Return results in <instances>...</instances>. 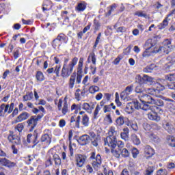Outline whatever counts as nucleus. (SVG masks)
Returning a JSON list of instances; mask_svg holds the SVG:
<instances>
[{
    "label": "nucleus",
    "mask_w": 175,
    "mask_h": 175,
    "mask_svg": "<svg viewBox=\"0 0 175 175\" xmlns=\"http://www.w3.org/2000/svg\"><path fill=\"white\" fill-rule=\"evenodd\" d=\"M75 161L77 167H83L85 163V161H87V156L84 154H76Z\"/></svg>",
    "instance_id": "9d476101"
},
{
    "label": "nucleus",
    "mask_w": 175,
    "mask_h": 175,
    "mask_svg": "<svg viewBox=\"0 0 175 175\" xmlns=\"http://www.w3.org/2000/svg\"><path fill=\"white\" fill-rule=\"evenodd\" d=\"M94 27L96 31H98V29H99V27H100V24L99 23V21L96 19L94 20Z\"/></svg>",
    "instance_id": "5fc2aeb1"
},
{
    "label": "nucleus",
    "mask_w": 175,
    "mask_h": 175,
    "mask_svg": "<svg viewBox=\"0 0 175 175\" xmlns=\"http://www.w3.org/2000/svg\"><path fill=\"white\" fill-rule=\"evenodd\" d=\"M83 109L88 111L90 114H91V113H92V111H91V105H90L89 103H83Z\"/></svg>",
    "instance_id": "ea45409f"
},
{
    "label": "nucleus",
    "mask_w": 175,
    "mask_h": 175,
    "mask_svg": "<svg viewBox=\"0 0 175 175\" xmlns=\"http://www.w3.org/2000/svg\"><path fill=\"white\" fill-rule=\"evenodd\" d=\"M135 16H137L138 17H144V18H147V14L143 11H137L135 13Z\"/></svg>",
    "instance_id": "c03bdc74"
},
{
    "label": "nucleus",
    "mask_w": 175,
    "mask_h": 175,
    "mask_svg": "<svg viewBox=\"0 0 175 175\" xmlns=\"http://www.w3.org/2000/svg\"><path fill=\"white\" fill-rule=\"evenodd\" d=\"M120 136L122 139H123V140H125V142H126V140L129 139V129H128V127L124 128L123 132L121 133Z\"/></svg>",
    "instance_id": "4be33fe9"
},
{
    "label": "nucleus",
    "mask_w": 175,
    "mask_h": 175,
    "mask_svg": "<svg viewBox=\"0 0 175 175\" xmlns=\"http://www.w3.org/2000/svg\"><path fill=\"white\" fill-rule=\"evenodd\" d=\"M76 81V72H74L72 75H71L69 80V88L72 90L73 87H75V83Z\"/></svg>",
    "instance_id": "bb28decb"
},
{
    "label": "nucleus",
    "mask_w": 175,
    "mask_h": 175,
    "mask_svg": "<svg viewBox=\"0 0 175 175\" xmlns=\"http://www.w3.org/2000/svg\"><path fill=\"white\" fill-rule=\"evenodd\" d=\"M133 106L137 110H144L147 111L148 110H152V107L148 104H144V103H140L139 101L136 100L133 103Z\"/></svg>",
    "instance_id": "1a4fd4ad"
},
{
    "label": "nucleus",
    "mask_w": 175,
    "mask_h": 175,
    "mask_svg": "<svg viewBox=\"0 0 175 175\" xmlns=\"http://www.w3.org/2000/svg\"><path fill=\"white\" fill-rule=\"evenodd\" d=\"M89 58H92L93 65H96V56L95 55V53H90L89 55Z\"/></svg>",
    "instance_id": "de8ad7c7"
},
{
    "label": "nucleus",
    "mask_w": 175,
    "mask_h": 175,
    "mask_svg": "<svg viewBox=\"0 0 175 175\" xmlns=\"http://www.w3.org/2000/svg\"><path fill=\"white\" fill-rule=\"evenodd\" d=\"M90 142H91V137L87 134L83 135L78 139V143H79L81 146H87Z\"/></svg>",
    "instance_id": "ddd939ff"
},
{
    "label": "nucleus",
    "mask_w": 175,
    "mask_h": 175,
    "mask_svg": "<svg viewBox=\"0 0 175 175\" xmlns=\"http://www.w3.org/2000/svg\"><path fill=\"white\" fill-rule=\"evenodd\" d=\"M98 91H99V87L98 86L92 85V86H90L89 88V92L90 94H95V92H98Z\"/></svg>",
    "instance_id": "a19ab883"
},
{
    "label": "nucleus",
    "mask_w": 175,
    "mask_h": 175,
    "mask_svg": "<svg viewBox=\"0 0 175 175\" xmlns=\"http://www.w3.org/2000/svg\"><path fill=\"white\" fill-rule=\"evenodd\" d=\"M152 107V110H154L153 111H154L155 113H163V111H162V109L160 107L154 106V107Z\"/></svg>",
    "instance_id": "603ef678"
},
{
    "label": "nucleus",
    "mask_w": 175,
    "mask_h": 175,
    "mask_svg": "<svg viewBox=\"0 0 175 175\" xmlns=\"http://www.w3.org/2000/svg\"><path fill=\"white\" fill-rule=\"evenodd\" d=\"M111 106H113V103H111L109 105L104 106V113H107L109 111H111Z\"/></svg>",
    "instance_id": "4d7b16f0"
},
{
    "label": "nucleus",
    "mask_w": 175,
    "mask_h": 175,
    "mask_svg": "<svg viewBox=\"0 0 175 175\" xmlns=\"http://www.w3.org/2000/svg\"><path fill=\"white\" fill-rule=\"evenodd\" d=\"M96 155L95 152H92L91 153L90 159L92 161V167L94 169V170H98V169L100 167V165H102V157L99 154H98L96 157Z\"/></svg>",
    "instance_id": "39448f33"
},
{
    "label": "nucleus",
    "mask_w": 175,
    "mask_h": 175,
    "mask_svg": "<svg viewBox=\"0 0 175 175\" xmlns=\"http://www.w3.org/2000/svg\"><path fill=\"white\" fill-rule=\"evenodd\" d=\"M165 80L167 81H175V74H170L165 76Z\"/></svg>",
    "instance_id": "79ce46f5"
},
{
    "label": "nucleus",
    "mask_w": 175,
    "mask_h": 175,
    "mask_svg": "<svg viewBox=\"0 0 175 175\" xmlns=\"http://www.w3.org/2000/svg\"><path fill=\"white\" fill-rule=\"evenodd\" d=\"M144 154L146 158H151L155 154L154 149L150 146H146L144 148Z\"/></svg>",
    "instance_id": "6ab92c4d"
},
{
    "label": "nucleus",
    "mask_w": 175,
    "mask_h": 175,
    "mask_svg": "<svg viewBox=\"0 0 175 175\" xmlns=\"http://www.w3.org/2000/svg\"><path fill=\"white\" fill-rule=\"evenodd\" d=\"M139 99L144 105H152L154 103V98L146 94H142L139 96Z\"/></svg>",
    "instance_id": "0eeeda50"
},
{
    "label": "nucleus",
    "mask_w": 175,
    "mask_h": 175,
    "mask_svg": "<svg viewBox=\"0 0 175 175\" xmlns=\"http://www.w3.org/2000/svg\"><path fill=\"white\" fill-rule=\"evenodd\" d=\"M29 113L28 112H22L15 120V124L17 122H23V121H25V120H28L29 118Z\"/></svg>",
    "instance_id": "2eb2a0df"
},
{
    "label": "nucleus",
    "mask_w": 175,
    "mask_h": 175,
    "mask_svg": "<svg viewBox=\"0 0 175 175\" xmlns=\"http://www.w3.org/2000/svg\"><path fill=\"white\" fill-rule=\"evenodd\" d=\"M169 17L170 16H167V17L163 21V22L158 25L159 29H164V28H166V27H167L169 24L167 19L169 18Z\"/></svg>",
    "instance_id": "a878e982"
},
{
    "label": "nucleus",
    "mask_w": 175,
    "mask_h": 175,
    "mask_svg": "<svg viewBox=\"0 0 175 175\" xmlns=\"http://www.w3.org/2000/svg\"><path fill=\"white\" fill-rule=\"evenodd\" d=\"M108 147L111 148V152L113 154L116 158H120L121 155V149L117 148V143H115V145L111 146L110 144H107Z\"/></svg>",
    "instance_id": "4468645a"
},
{
    "label": "nucleus",
    "mask_w": 175,
    "mask_h": 175,
    "mask_svg": "<svg viewBox=\"0 0 175 175\" xmlns=\"http://www.w3.org/2000/svg\"><path fill=\"white\" fill-rule=\"evenodd\" d=\"M129 170H130V172L131 173V175H139V174H140V172H139V171H136L135 170V168L130 167Z\"/></svg>",
    "instance_id": "0e129e2a"
},
{
    "label": "nucleus",
    "mask_w": 175,
    "mask_h": 175,
    "mask_svg": "<svg viewBox=\"0 0 175 175\" xmlns=\"http://www.w3.org/2000/svg\"><path fill=\"white\" fill-rule=\"evenodd\" d=\"M56 39L61 42V40H65V39H66V37L65 36V35L60 33Z\"/></svg>",
    "instance_id": "774afa93"
},
{
    "label": "nucleus",
    "mask_w": 175,
    "mask_h": 175,
    "mask_svg": "<svg viewBox=\"0 0 175 175\" xmlns=\"http://www.w3.org/2000/svg\"><path fill=\"white\" fill-rule=\"evenodd\" d=\"M15 129L18 131L19 132H23V129H24V124L23 123H19L15 127Z\"/></svg>",
    "instance_id": "13d9d810"
},
{
    "label": "nucleus",
    "mask_w": 175,
    "mask_h": 175,
    "mask_svg": "<svg viewBox=\"0 0 175 175\" xmlns=\"http://www.w3.org/2000/svg\"><path fill=\"white\" fill-rule=\"evenodd\" d=\"M44 114L41 113L36 116H31L29 119L27 120V126L30 127V131L32 132L38 125V122L44 117Z\"/></svg>",
    "instance_id": "20e7f679"
},
{
    "label": "nucleus",
    "mask_w": 175,
    "mask_h": 175,
    "mask_svg": "<svg viewBox=\"0 0 175 175\" xmlns=\"http://www.w3.org/2000/svg\"><path fill=\"white\" fill-rule=\"evenodd\" d=\"M117 4L113 3L109 8H108V12L106 14V16H111V13H113V12L117 9Z\"/></svg>",
    "instance_id": "473e14b6"
},
{
    "label": "nucleus",
    "mask_w": 175,
    "mask_h": 175,
    "mask_svg": "<svg viewBox=\"0 0 175 175\" xmlns=\"http://www.w3.org/2000/svg\"><path fill=\"white\" fill-rule=\"evenodd\" d=\"M154 69H155V64H150L144 68V72L145 73H151V72H152Z\"/></svg>",
    "instance_id": "72a5a7b5"
},
{
    "label": "nucleus",
    "mask_w": 175,
    "mask_h": 175,
    "mask_svg": "<svg viewBox=\"0 0 175 175\" xmlns=\"http://www.w3.org/2000/svg\"><path fill=\"white\" fill-rule=\"evenodd\" d=\"M87 8L85 2L79 3L75 8L77 12H84Z\"/></svg>",
    "instance_id": "5701e85b"
},
{
    "label": "nucleus",
    "mask_w": 175,
    "mask_h": 175,
    "mask_svg": "<svg viewBox=\"0 0 175 175\" xmlns=\"http://www.w3.org/2000/svg\"><path fill=\"white\" fill-rule=\"evenodd\" d=\"M119 148V150H122L124 148V142L122 141H118L116 143V148Z\"/></svg>",
    "instance_id": "052dcab7"
},
{
    "label": "nucleus",
    "mask_w": 175,
    "mask_h": 175,
    "mask_svg": "<svg viewBox=\"0 0 175 175\" xmlns=\"http://www.w3.org/2000/svg\"><path fill=\"white\" fill-rule=\"evenodd\" d=\"M173 49L172 46V42L168 39L165 40L163 42V46H156L152 51V53L159 54H169Z\"/></svg>",
    "instance_id": "f257e3e1"
},
{
    "label": "nucleus",
    "mask_w": 175,
    "mask_h": 175,
    "mask_svg": "<svg viewBox=\"0 0 175 175\" xmlns=\"http://www.w3.org/2000/svg\"><path fill=\"white\" fill-rule=\"evenodd\" d=\"M9 142L11 143H14L15 144H21V139H20V137L17 135H14L12 134H10L8 137Z\"/></svg>",
    "instance_id": "f3484780"
},
{
    "label": "nucleus",
    "mask_w": 175,
    "mask_h": 175,
    "mask_svg": "<svg viewBox=\"0 0 175 175\" xmlns=\"http://www.w3.org/2000/svg\"><path fill=\"white\" fill-rule=\"evenodd\" d=\"M135 79L141 85L147 84V83H152L154 80V78L146 75H144L143 76L138 75L136 76Z\"/></svg>",
    "instance_id": "6e6552de"
},
{
    "label": "nucleus",
    "mask_w": 175,
    "mask_h": 175,
    "mask_svg": "<svg viewBox=\"0 0 175 175\" xmlns=\"http://www.w3.org/2000/svg\"><path fill=\"white\" fill-rule=\"evenodd\" d=\"M116 126H122L125 124V118L123 116H119L116 120Z\"/></svg>",
    "instance_id": "b1692460"
},
{
    "label": "nucleus",
    "mask_w": 175,
    "mask_h": 175,
    "mask_svg": "<svg viewBox=\"0 0 175 175\" xmlns=\"http://www.w3.org/2000/svg\"><path fill=\"white\" fill-rule=\"evenodd\" d=\"M0 109L2 110V111L4 110V113H8V110H9V104H1L0 106Z\"/></svg>",
    "instance_id": "8fccbe9b"
},
{
    "label": "nucleus",
    "mask_w": 175,
    "mask_h": 175,
    "mask_svg": "<svg viewBox=\"0 0 175 175\" xmlns=\"http://www.w3.org/2000/svg\"><path fill=\"white\" fill-rule=\"evenodd\" d=\"M167 141L169 146H170L171 147H175V137H173L172 135L167 136Z\"/></svg>",
    "instance_id": "c756f323"
},
{
    "label": "nucleus",
    "mask_w": 175,
    "mask_h": 175,
    "mask_svg": "<svg viewBox=\"0 0 175 175\" xmlns=\"http://www.w3.org/2000/svg\"><path fill=\"white\" fill-rule=\"evenodd\" d=\"M81 79H83V73H79V72H77V84H80V83H81Z\"/></svg>",
    "instance_id": "3c124183"
},
{
    "label": "nucleus",
    "mask_w": 175,
    "mask_h": 175,
    "mask_svg": "<svg viewBox=\"0 0 175 175\" xmlns=\"http://www.w3.org/2000/svg\"><path fill=\"white\" fill-rule=\"evenodd\" d=\"M0 163L3 165V166H7L8 167H14V163L11 162L6 158H0Z\"/></svg>",
    "instance_id": "aec40b11"
},
{
    "label": "nucleus",
    "mask_w": 175,
    "mask_h": 175,
    "mask_svg": "<svg viewBox=\"0 0 175 175\" xmlns=\"http://www.w3.org/2000/svg\"><path fill=\"white\" fill-rule=\"evenodd\" d=\"M155 85L157 87V88H149L148 89V94H150V95H154V96H156L157 98H160L161 95H159V94H161V91H163L165 90V87L161 84H159V83L157 82L155 83Z\"/></svg>",
    "instance_id": "423d86ee"
},
{
    "label": "nucleus",
    "mask_w": 175,
    "mask_h": 175,
    "mask_svg": "<svg viewBox=\"0 0 175 175\" xmlns=\"http://www.w3.org/2000/svg\"><path fill=\"white\" fill-rule=\"evenodd\" d=\"M122 59V57L121 56L118 55L117 58H116L113 61V64L114 65H118L120 64V62Z\"/></svg>",
    "instance_id": "69168bd1"
},
{
    "label": "nucleus",
    "mask_w": 175,
    "mask_h": 175,
    "mask_svg": "<svg viewBox=\"0 0 175 175\" xmlns=\"http://www.w3.org/2000/svg\"><path fill=\"white\" fill-rule=\"evenodd\" d=\"M144 92H146V88L140 83L135 88V92L136 94H143Z\"/></svg>",
    "instance_id": "cd10ccee"
},
{
    "label": "nucleus",
    "mask_w": 175,
    "mask_h": 175,
    "mask_svg": "<svg viewBox=\"0 0 175 175\" xmlns=\"http://www.w3.org/2000/svg\"><path fill=\"white\" fill-rule=\"evenodd\" d=\"M69 111V108H68V103H64L62 110V113L64 116L66 115V113Z\"/></svg>",
    "instance_id": "49530a36"
},
{
    "label": "nucleus",
    "mask_w": 175,
    "mask_h": 175,
    "mask_svg": "<svg viewBox=\"0 0 175 175\" xmlns=\"http://www.w3.org/2000/svg\"><path fill=\"white\" fill-rule=\"evenodd\" d=\"M132 154L133 158H137V155H139V150L136 148H133L132 149Z\"/></svg>",
    "instance_id": "864d4df0"
},
{
    "label": "nucleus",
    "mask_w": 175,
    "mask_h": 175,
    "mask_svg": "<svg viewBox=\"0 0 175 175\" xmlns=\"http://www.w3.org/2000/svg\"><path fill=\"white\" fill-rule=\"evenodd\" d=\"M109 136L104 139L105 146L110 144L111 146H115L117 143V131H116V127L111 126L108 132Z\"/></svg>",
    "instance_id": "7ed1b4c3"
},
{
    "label": "nucleus",
    "mask_w": 175,
    "mask_h": 175,
    "mask_svg": "<svg viewBox=\"0 0 175 175\" xmlns=\"http://www.w3.org/2000/svg\"><path fill=\"white\" fill-rule=\"evenodd\" d=\"M154 103L152 104V105H155L154 106H158L159 107H162V106H163L164 103H163V100H161V99H157L155 100L154 98Z\"/></svg>",
    "instance_id": "37998d69"
},
{
    "label": "nucleus",
    "mask_w": 175,
    "mask_h": 175,
    "mask_svg": "<svg viewBox=\"0 0 175 175\" xmlns=\"http://www.w3.org/2000/svg\"><path fill=\"white\" fill-rule=\"evenodd\" d=\"M146 175H151L152 173H154V167H148L146 169Z\"/></svg>",
    "instance_id": "bf43d9fd"
},
{
    "label": "nucleus",
    "mask_w": 175,
    "mask_h": 175,
    "mask_svg": "<svg viewBox=\"0 0 175 175\" xmlns=\"http://www.w3.org/2000/svg\"><path fill=\"white\" fill-rule=\"evenodd\" d=\"M100 109H102L100 106L99 105L96 106L94 110V116H93V118H94V120H96V118H98V114H99V111H100Z\"/></svg>",
    "instance_id": "a18cd8bd"
},
{
    "label": "nucleus",
    "mask_w": 175,
    "mask_h": 175,
    "mask_svg": "<svg viewBox=\"0 0 175 175\" xmlns=\"http://www.w3.org/2000/svg\"><path fill=\"white\" fill-rule=\"evenodd\" d=\"M80 120H81V117L80 116H78L77 117L76 122H75L76 128H80Z\"/></svg>",
    "instance_id": "e2e57ef3"
},
{
    "label": "nucleus",
    "mask_w": 175,
    "mask_h": 175,
    "mask_svg": "<svg viewBox=\"0 0 175 175\" xmlns=\"http://www.w3.org/2000/svg\"><path fill=\"white\" fill-rule=\"evenodd\" d=\"M163 128H164L168 133H173V132H174V126L169 122H164L163 123Z\"/></svg>",
    "instance_id": "a211bd4d"
},
{
    "label": "nucleus",
    "mask_w": 175,
    "mask_h": 175,
    "mask_svg": "<svg viewBox=\"0 0 175 175\" xmlns=\"http://www.w3.org/2000/svg\"><path fill=\"white\" fill-rule=\"evenodd\" d=\"M84 62V58L80 57L79 62L78 64L77 72L78 73H83V64Z\"/></svg>",
    "instance_id": "7c9ffc66"
},
{
    "label": "nucleus",
    "mask_w": 175,
    "mask_h": 175,
    "mask_svg": "<svg viewBox=\"0 0 175 175\" xmlns=\"http://www.w3.org/2000/svg\"><path fill=\"white\" fill-rule=\"evenodd\" d=\"M90 122V118H88V116L84 115L82 118L81 123L83 125V126H88Z\"/></svg>",
    "instance_id": "c9c22d12"
},
{
    "label": "nucleus",
    "mask_w": 175,
    "mask_h": 175,
    "mask_svg": "<svg viewBox=\"0 0 175 175\" xmlns=\"http://www.w3.org/2000/svg\"><path fill=\"white\" fill-rule=\"evenodd\" d=\"M33 145L31 146V148H35L38 144H39V141L38 140V133H36V131H34L33 135Z\"/></svg>",
    "instance_id": "c85d7f7f"
},
{
    "label": "nucleus",
    "mask_w": 175,
    "mask_h": 175,
    "mask_svg": "<svg viewBox=\"0 0 175 175\" xmlns=\"http://www.w3.org/2000/svg\"><path fill=\"white\" fill-rule=\"evenodd\" d=\"M151 112H148V118L151 121H160L161 118L158 116V113L153 111V109H149Z\"/></svg>",
    "instance_id": "dca6fc26"
},
{
    "label": "nucleus",
    "mask_w": 175,
    "mask_h": 175,
    "mask_svg": "<svg viewBox=\"0 0 175 175\" xmlns=\"http://www.w3.org/2000/svg\"><path fill=\"white\" fill-rule=\"evenodd\" d=\"M53 161L55 162V165L56 166L61 165V163H62L61 157H59V156L58 154H53Z\"/></svg>",
    "instance_id": "2f4dec72"
},
{
    "label": "nucleus",
    "mask_w": 175,
    "mask_h": 175,
    "mask_svg": "<svg viewBox=\"0 0 175 175\" xmlns=\"http://www.w3.org/2000/svg\"><path fill=\"white\" fill-rule=\"evenodd\" d=\"M129 151L126 148L120 150V155H122L123 158H128V157H129Z\"/></svg>",
    "instance_id": "58836bf2"
},
{
    "label": "nucleus",
    "mask_w": 175,
    "mask_h": 175,
    "mask_svg": "<svg viewBox=\"0 0 175 175\" xmlns=\"http://www.w3.org/2000/svg\"><path fill=\"white\" fill-rule=\"evenodd\" d=\"M132 91H133V85L127 86L125 90L120 93L121 99L125 100L128 98L129 95H131Z\"/></svg>",
    "instance_id": "9b49d317"
},
{
    "label": "nucleus",
    "mask_w": 175,
    "mask_h": 175,
    "mask_svg": "<svg viewBox=\"0 0 175 175\" xmlns=\"http://www.w3.org/2000/svg\"><path fill=\"white\" fill-rule=\"evenodd\" d=\"M77 61H79V58L75 57L72 58L68 66L62 67L61 76L63 79H68V77L72 75V72H73V68H75V66H76L77 64Z\"/></svg>",
    "instance_id": "f03ea898"
},
{
    "label": "nucleus",
    "mask_w": 175,
    "mask_h": 175,
    "mask_svg": "<svg viewBox=\"0 0 175 175\" xmlns=\"http://www.w3.org/2000/svg\"><path fill=\"white\" fill-rule=\"evenodd\" d=\"M62 59H64V64L63 66H68V62H69L70 61V58L69 57H62Z\"/></svg>",
    "instance_id": "338daca9"
},
{
    "label": "nucleus",
    "mask_w": 175,
    "mask_h": 175,
    "mask_svg": "<svg viewBox=\"0 0 175 175\" xmlns=\"http://www.w3.org/2000/svg\"><path fill=\"white\" fill-rule=\"evenodd\" d=\"M142 126L145 131H150L151 129V126L147 122L143 123Z\"/></svg>",
    "instance_id": "680f3d73"
},
{
    "label": "nucleus",
    "mask_w": 175,
    "mask_h": 175,
    "mask_svg": "<svg viewBox=\"0 0 175 175\" xmlns=\"http://www.w3.org/2000/svg\"><path fill=\"white\" fill-rule=\"evenodd\" d=\"M145 46L146 48V50H150V49L152 48V46H154V44H152V40H148Z\"/></svg>",
    "instance_id": "09e8293b"
},
{
    "label": "nucleus",
    "mask_w": 175,
    "mask_h": 175,
    "mask_svg": "<svg viewBox=\"0 0 175 175\" xmlns=\"http://www.w3.org/2000/svg\"><path fill=\"white\" fill-rule=\"evenodd\" d=\"M36 79L38 81H43L44 80V76L43 75V72L40 71H38L36 75Z\"/></svg>",
    "instance_id": "4c0bfd02"
},
{
    "label": "nucleus",
    "mask_w": 175,
    "mask_h": 175,
    "mask_svg": "<svg viewBox=\"0 0 175 175\" xmlns=\"http://www.w3.org/2000/svg\"><path fill=\"white\" fill-rule=\"evenodd\" d=\"M59 70H61V66H56L55 70H53L54 73L56 74L57 77H59Z\"/></svg>",
    "instance_id": "6e6d98bb"
},
{
    "label": "nucleus",
    "mask_w": 175,
    "mask_h": 175,
    "mask_svg": "<svg viewBox=\"0 0 175 175\" xmlns=\"http://www.w3.org/2000/svg\"><path fill=\"white\" fill-rule=\"evenodd\" d=\"M40 142L44 147H48L51 143V137H50L49 134H44L40 137Z\"/></svg>",
    "instance_id": "f8f14e48"
},
{
    "label": "nucleus",
    "mask_w": 175,
    "mask_h": 175,
    "mask_svg": "<svg viewBox=\"0 0 175 175\" xmlns=\"http://www.w3.org/2000/svg\"><path fill=\"white\" fill-rule=\"evenodd\" d=\"M131 140L133 143L135 144V146H139V144H140V139H139V137H137V135H136V134H133L131 135Z\"/></svg>",
    "instance_id": "e433bc0d"
},
{
    "label": "nucleus",
    "mask_w": 175,
    "mask_h": 175,
    "mask_svg": "<svg viewBox=\"0 0 175 175\" xmlns=\"http://www.w3.org/2000/svg\"><path fill=\"white\" fill-rule=\"evenodd\" d=\"M59 46H61V41L55 38L52 41V47L55 50H57V49H59Z\"/></svg>",
    "instance_id": "f704fd0d"
},
{
    "label": "nucleus",
    "mask_w": 175,
    "mask_h": 175,
    "mask_svg": "<svg viewBox=\"0 0 175 175\" xmlns=\"http://www.w3.org/2000/svg\"><path fill=\"white\" fill-rule=\"evenodd\" d=\"M32 99H33V93L32 92H27L26 95L23 97V102H28V100H32Z\"/></svg>",
    "instance_id": "393cba45"
},
{
    "label": "nucleus",
    "mask_w": 175,
    "mask_h": 175,
    "mask_svg": "<svg viewBox=\"0 0 175 175\" xmlns=\"http://www.w3.org/2000/svg\"><path fill=\"white\" fill-rule=\"evenodd\" d=\"M120 26V23L118 22L113 25L114 29H116V32L118 33H124V32H126V27L122 26Z\"/></svg>",
    "instance_id": "412c9836"
}]
</instances>
